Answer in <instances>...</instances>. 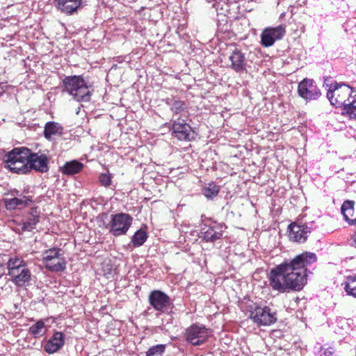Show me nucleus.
Returning <instances> with one entry per match:
<instances>
[{
  "label": "nucleus",
  "instance_id": "obj_29",
  "mask_svg": "<svg viewBox=\"0 0 356 356\" xmlns=\"http://www.w3.org/2000/svg\"><path fill=\"white\" fill-rule=\"evenodd\" d=\"M147 236L145 231L138 230L132 237V243L135 247L142 245L147 240Z\"/></svg>",
  "mask_w": 356,
  "mask_h": 356
},
{
  "label": "nucleus",
  "instance_id": "obj_2",
  "mask_svg": "<svg viewBox=\"0 0 356 356\" xmlns=\"http://www.w3.org/2000/svg\"><path fill=\"white\" fill-rule=\"evenodd\" d=\"M325 79L324 84L329 87L327 97L331 104L341 108V113L351 120H356V88L346 83L337 82L328 84Z\"/></svg>",
  "mask_w": 356,
  "mask_h": 356
},
{
  "label": "nucleus",
  "instance_id": "obj_32",
  "mask_svg": "<svg viewBox=\"0 0 356 356\" xmlns=\"http://www.w3.org/2000/svg\"><path fill=\"white\" fill-rule=\"evenodd\" d=\"M334 351L332 348L325 349L319 356H334Z\"/></svg>",
  "mask_w": 356,
  "mask_h": 356
},
{
  "label": "nucleus",
  "instance_id": "obj_10",
  "mask_svg": "<svg viewBox=\"0 0 356 356\" xmlns=\"http://www.w3.org/2000/svg\"><path fill=\"white\" fill-rule=\"evenodd\" d=\"M250 317L254 323L261 325H270L277 321L276 312L267 306L256 307L251 312Z\"/></svg>",
  "mask_w": 356,
  "mask_h": 356
},
{
  "label": "nucleus",
  "instance_id": "obj_7",
  "mask_svg": "<svg viewBox=\"0 0 356 356\" xmlns=\"http://www.w3.org/2000/svg\"><path fill=\"white\" fill-rule=\"evenodd\" d=\"M186 340L193 346H201L212 336V330L204 325L195 323L186 330Z\"/></svg>",
  "mask_w": 356,
  "mask_h": 356
},
{
  "label": "nucleus",
  "instance_id": "obj_24",
  "mask_svg": "<svg viewBox=\"0 0 356 356\" xmlns=\"http://www.w3.org/2000/svg\"><path fill=\"white\" fill-rule=\"evenodd\" d=\"M203 239L207 242H213L222 236V231L218 227H206L203 229Z\"/></svg>",
  "mask_w": 356,
  "mask_h": 356
},
{
  "label": "nucleus",
  "instance_id": "obj_31",
  "mask_svg": "<svg viewBox=\"0 0 356 356\" xmlns=\"http://www.w3.org/2000/svg\"><path fill=\"white\" fill-rule=\"evenodd\" d=\"M99 181L104 186H108L111 183V177L109 175L102 173L99 177Z\"/></svg>",
  "mask_w": 356,
  "mask_h": 356
},
{
  "label": "nucleus",
  "instance_id": "obj_17",
  "mask_svg": "<svg viewBox=\"0 0 356 356\" xmlns=\"http://www.w3.org/2000/svg\"><path fill=\"white\" fill-rule=\"evenodd\" d=\"M65 344V335L61 332H56L47 341L44 349L49 354L58 351Z\"/></svg>",
  "mask_w": 356,
  "mask_h": 356
},
{
  "label": "nucleus",
  "instance_id": "obj_20",
  "mask_svg": "<svg viewBox=\"0 0 356 356\" xmlns=\"http://www.w3.org/2000/svg\"><path fill=\"white\" fill-rule=\"evenodd\" d=\"M341 285L348 296L356 298V274L346 276Z\"/></svg>",
  "mask_w": 356,
  "mask_h": 356
},
{
  "label": "nucleus",
  "instance_id": "obj_13",
  "mask_svg": "<svg viewBox=\"0 0 356 356\" xmlns=\"http://www.w3.org/2000/svg\"><path fill=\"white\" fill-rule=\"evenodd\" d=\"M49 159L46 154L40 152L33 153L30 150L29 156L28 172L34 170L40 172H46L49 170Z\"/></svg>",
  "mask_w": 356,
  "mask_h": 356
},
{
  "label": "nucleus",
  "instance_id": "obj_14",
  "mask_svg": "<svg viewBox=\"0 0 356 356\" xmlns=\"http://www.w3.org/2000/svg\"><path fill=\"white\" fill-rule=\"evenodd\" d=\"M288 229H289L290 240L300 243L305 242L311 232L310 228L306 225L296 222L289 225Z\"/></svg>",
  "mask_w": 356,
  "mask_h": 356
},
{
  "label": "nucleus",
  "instance_id": "obj_11",
  "mask_svg": "<svg viewBox=\"0 0 356 356\" xmlns=\"http://www.w3.org/2000/svg\"><path fill=\"white\" fill-rule=\"evenodd\" d=\"M149 305L157 312L164 313L171 308L170 297L159 290L152 291L148 297Z\"/></svg>",
  "mask_w": 356,
  "mask_h": 356
},
{
  "label": "nucleus",
  "instance_id": "obj_22",
  "mask_svg": "<svg viewBox=\"0 0 356 356\" xmlns=\"http://www.w3.org/2000/svg\"><path fill=\"white\" fill-rule=\"evenodd\" d=\"M40 221V216L36 213V211L31 212L22 220L21 224L23 231H32L35 228L36 225Z\"/></svg>",
  "mask_w": 356,
  "mask_h": 356
},
{
  "label": "nucleus",
  "instance_id": "obj_4",
  "mask_svg": "<svg viewBox=\"0 0 356 356\" xmlns=\"http://www.w3.org/2000/svg\"><path fill=\"white\" fill-rule=\"evenodd\" d=\"M30 149L22 147H16L4 156L6 167L11 172L24 175L28 173L29 156Z\"/></svg>",
  "mask_w": 356,
  "mask_h": 356
},
{
  "label": "nucleus",
  "instance_id": "obj_16",
  "mask_svg": "<svg viewBox=\"0 0 356 356\" xmlns=\"http://www.w3.org/2000/svg\"><path fill=\"white\" fill-rule=\"evenodd\" d=\"M228 60L230 63L227 66L236 72H241L246 70L247 61L243 53L238 49L233 50Z\"/></svg>",
  "mask_w": 356,
  "mask_h": 356
},
{
  "label": "nucleus",
  "instance_id": "obj_9",
  "mask_svg": "<svg viewBox=\"0 0 356 356\" xmlns=\"http://www.w3.org/2000/svg\"><path fill=\"white\" fill-rule=\"evenodd\" d=\"M286 34L284 25L275 27H267L261 34V44L264 47H272L275 42L283 38Z\"/></svg>",
  "mask_w": 356,
  "mask_h": 356
},
{
  "label": "nucleus",
  "instance_id": "obj_15",
  "mask_svg": "<svg viewBox=\"0 0 356 356\" xmlns=\"http://www.w3.org/2000/svg\"><path fill=\"white\" fill-rule=\"evenodd\" d=\"M171 130L174 136L179 140H191L193 138L191 126L184 120L175 121Z\"/></svg>",
  "mask_w": 356,
  "mask_h": 356
},
{
  "label": "nucleus",
  "instance_id": "obj_1",
  "mask_svg": "<svg viewBox=\"0 0 356 356\" xmlns=\"http://www.w3.org/2000/svg\"><path fill=\"white\" fill-rule=\"evenodd\" d=\"M314 253L304 252L290 262H283L272 268L268 275L269 284L279 293L299 291L307 282L306 267L316 261Z\"/></svg>",
  "mask_w": 356,
  "mask_h": 356
},
{
  "label": "nucleus",
  "instance_id": "obj_21",
  "mask_svg": "<svg viewBox=\"0 0 356 356\" xmlns=\"http://www.w3.org/2000/svg\"><path fill=\"white\" fill-rule=\"evenodd\" d=\"M355 202L352 200H346L343 202L341 210L346 221L348 222L349 225H353L356 223V219H350V217L353 216L354 213Z\"/></svg>",
  "mask_w": 356,
  "mask_h": 356
},
{
  "label": "nucleus",
  "instance_id": "obj_25",
  "mask_svg": "<svg viewBox=\"0 0 356 356\" xmlns=\"http://www.w3.org/2000/svg\"><path fill=\"white\" fill-rule=\"evenodd\" d=\"M47 330L44 320H39L29 327V332L35 339H38L44 335Z\"/></svg>",
  "mask_w": 356,
  "mask_h": 356
},
{
  "label": "nucleus",
  "instance_id": "obj_19",
  "mask_svg": "<svg viewBox=\"0 0 356 356\" xmlns=\"http://www.w3.org/2000/svg\"><path fill=\"white\" fill-rule=\"evenodd\" d=\"M31 200L29 197H22L21 198H6L4 204L7 209L14 210L15 209H22L29 205Z\"/></svg>",
  "mask_w": 356,
  "mask_h": 356
},
{
  "label": "nucleus",
  "instance_id": "obj_5",
  "mask_svg": "<svg viewBox=\"0 0 356 356\" xmlns=\"http://www.w3.org/2000/svg\"><path fill=\"white\" fill-rule=\"evenodd\" d=\"M7 269L10 280L15 286L22 287L30 282L31 273L22 259L10 258L7 263Z\"/></svg>",
  "mask_w": 356,
  "mask_h": 356
},
{
  "label": "nucleus",
  "instance_id": "obj_6",
  "mask_svg": "<svg viewBox=\"0 0 356 356\" xmlns=\"http://www.w3.org/2000/svg\"><path fill=\"white\" fill-rule=\"evenodd\" d=\"M60 251V249L54 248L47 250L42 254L44 266L52 272H60L66 268L67 263Z\"/></svg>",
  "mask_w": 356,
  "mask_h": 356
},
{
  "label": "nucleus",
  "instance_id": "obj_33",
  "mask_svg": "<svg viewBox=\"0 0 356 356\" xmlns=\"http://www.w3.org/2000/svg\"><path fill=\"white\" fill-rule=\"evenodd\" d=\"M6 273V268L3 264L0 263V277H1Z\"/></svg>",
  "mask_w": 356,
  "mask_h": 356
},
{
  "label": "nucleus",
  "instance_id": "obj_8",
  "mask_svg": "<svg viewBox=\"0 0 356 356\" xmlns=\"http://www.w3.org/2000/svg\"><path fill=\"white\" fill-rule=\"evenodd\" d=\"M132 223V218L127 213L111 215L109 223L106 226L114 236L126 234Z\"/></svg>",
  "mask_w": 356,
  "mask_h": 356
},
{
  "label": "nucleus",
  "instance_id": "obj_30",
  "mask_svg": "<svg viewBox=\"0 0 356 356\" xmlns=\"http://www.w3.org/2000/svg\"><path fill=\"white\" fill-rule=\"evenodd\" d=\"M165 350V345L158 344L149 348L146 356H162Z\"/></svg>",
  "mask_w": 356,
  "mask_h": 356
},
{
  "label": "nucleus",
  "instance_id": "obj_27",
  "mask_svg": "<svg viewBox=\"0 0 356 356\" xmlns=\"http://www.w3.org/2000/svg\"><path fill=\"white\" fill-rule=\"evenodd\" d=\"M166 103L170 106V110L176 115L181 113L187 108L186 103L177 99H168Z\"/></svg>",
  "mask_w": 356,
  "mask_h": 356
},
{
  "label": "nucleus",
  "instance_id": "obj_12",
  "mask_svg": "<svg viewBox=\"0 0 356 356\" xmlns=\"http://www.w3.org/2000/svg\"><path fill=\"white\" fill-rule=\"evenodd\" d=\"M298 92L302 99L315 100L320 97L321 92L312 79H304L298 84Z\"/></svg>",
  "mask_w": 356,
  "mask_h": 356
},
{
  "label": "nucleus",
  "instance_id": "obj_3",
  "mask_svg": "<svg viewBox=\"0 0 356 356\" xmlns=\"http://www.w3.org/2000/svg\"><path fill=\"white\" fill-rule=\"evenodd\" d=\"M63 92L68 93L74 100L88 102L90 100L93 89L82 76H69L63 80Z\"/></svg>",
  "mask_w": 356,
  "mask_h": 356
},
{
  "label": "nucleus",
  "instance_id": "obj_23",
  "mask_svg": "<svg viewBox=\"0 0 356 356\" xmlns=\"http://www.w3.org/2000/svg\"><path fill=\"white\" fill-rule=\"evenodd\" d=\"M62 134L63 127L58 122H49L45 124L44 135L47 139L50 140L52 136H60Z\"/></svg>",
  "mask_w": 356,
  "mask_h": 356
},
{
  "label": "nucleus",
  "instance_id": "obj_28",
  "mask_svg": "<svg viewBox=\"0 0 356 356\" xmlns=\"http://www.w3.org/2000/svg\"><path fill=\"white\" fill-rule=\"evenodd\" d=\"M220 191L219 186L216 185L214 183H209L205 186L203 189V194L207 198H213L216 197Z\"/></svg>",
  "mask_w": 356,
  "mask_h": 356
},
{
  "label": "nucleus",
  "instance_id": "obj_18",
  "mask_svg": "<svg viewBox=\"0 0 356 356\" xmlns=\"http://www.w3.org/2000/svg\"><path fill=\"white\" fill-rule=\"evenodd\" d=\"M58 10L66 14H72L81 6L82 0H55Z\"/></svg>",
  "mask_w": 356,
  "mask_h": 356
},
{
  "label": "nucleus",
  "instance_id": "obj_26",
  "mask_svg": "<svg viewBox=\"0 0 356 356\" xmlns=\"http://www.w3.org/2000/svg\"><path fill=\"white\" fill-rule=\"evenodd\" d=\"M83 165L77 161L67 162L62 168V172L65 175H72L79 172Z\"/></svg>",
  "mask_w": 356,
  "mask_h": 356
},
{
  "label": "nucleus",
  "instance_id": "obj_34",
  "mask_svg": "<svg viewBox=\"0 0 356 356\" xmlns=\"http://www.w3.org/2000/svg\"><path fill=\"white\" fill-rule=\"evenodd\" d=\"M353 243H354V245L356 247V233L353 236Z\"/></svg>",
  "mask_w": 356,
  "mask_h": 356
}]
</instances>
